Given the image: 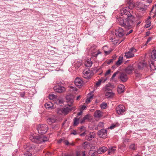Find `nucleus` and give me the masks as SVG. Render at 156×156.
Segmentation results:
<instances>
[{"label":"nucleus","mask_w":156,"mask_h":156,"mask_svg":"<svg viewBox=\"0 0 156 156\" xmlns=\"http://www.w3.org/2000/svg\"><path fill=\"white\" fill-rule=\"evenodd\" d=\"M147 64L144 61L139 62L137 64V67L139 69H142L146 66Z\"/></svg>","instance_id":"f3484780"},{"label":"nucleus","mask_w":156,"mask_h":156,"mask_svg":"<svg viewBox=\"0 0 156 156\" xmlns=\"http://www.w3.org/2000/svg\"><path fill=\"white\" fill-rule=\"evenodd\" d=\"M155 7L156 8V4L154 6H153L152 8V9H151V12H150V14H151H151L152 13V11L153 10V9H154V7Z\"/></svg>","instance_id":"5fc2aeb1"},{"label":"nucleus","mask_w":156,"mask_h":156,"mask_svg":"<svg viewBox=\"0 0 156 156\" xmlns=\"http://www.w3.org/2000/svg\"><path fill=\"white\" fill-rule=\"evenodd\" d=\"M44 105L46 108L48 109H52L53 106L52 103L50 102L45 104Z\"/></svg>","instance_id":"393cba45"},{"label":"nucleus","mask_w":156,"mask_h":156,"mask_svg":"<svg viewBox=\"0 0 156 156\" xmlns=\"http://www.w3.org/2000/svg\"><path fill=\"white\" fill-rule=\"evenodd\" d=\"M83 83V81L80 78H76L75 80V84L76 86L80 87Z\"/></svg>","instance_id":"2eb2a0df"},{"label":"nucleus","mask_w":156,"mask_h":156,"mask_svg":"<svg viewBox=\"0 0 156 156\" xmlns=\"http://www.w3.org/2000/svg\"><path fill=\"white\" fill-rule=\"evenodd\" d=\"M82 111H80V112H78L77 113V115H81L82 114Z\"/></svg>","instance_id":"338daca9"},{"label":"nucleus","mask_w":156,"mask_h":156,"mask_svg":"<svg viewBox=\"0 0 156 156\" xmlns=\"http://www.w3.org/2000/svg\"><path fill=\"white\" fill-rule=\"evenodd\" d=\"M145 1L149 3H151L152 2V0H146Z\"/></svg>","instance_id":"bf43d9fd"},{"label":"nucleus","mask_w":156,"mask_h":156,"mask_svg":"<svg viewBox=\"0 0 156 156\" xmlns=\"http://www.w3.org/2000/svg\"><path fill=\"white\" fill-rule=\"evenodd\" d=\"M30 139L32 142L36 144H40L42 143L41 136L31 135Z\"/></svg>","instance_id":"39448f33"},{"label":"nucleus","mask_w":156,"mask_h":156,"mask_svg":"<svg viewBox=\"0 0 156 156\" xmlns=\"http://www.w3.org/2000/svg\"><path fill=\"white\" fill-rule=\"evenodd\" d=\"M24 148L26 149V150L27 152H29L31 150L34 149L35 147L34 145H30L28 144L26 145H24Z\"/></svg>","instance_id":"dca6fc26"},{"label":"nucleus","mask_w":156,"mask_h":156,"mask_svg":"<svg viewBox=\"0 0 156 156\" xmlns=\"http://www.w3.org/2000/svg\"><path fill=\"white\" fill-rule=\"evenodd\" d=\"M57 105H59L60 106H62L63 104V101L62 100H58L56 102Z\"/></svg>","instance_id":"f704fd0d"},{"label":"nucleus","mask_w":156,"mask_h":156,"mask_svg":"<svg viewBox=\"0 0 156 156\" xmlns=\"http://www.w3.org/2000/svg\"><path fill=\"white\" fill-rule=\"evenodd\" d=\"M118 20L119 25L124 27L126 29H129L132 28L134 23L135 19L134 16L131 14L122 18Z\"/></svg>","instance_id":"f257e3e1"},{"label":"nucleus","mask_w":156,"mask_h":156,"mask_svg":"<svg viewBox=\"0 0 156 156\" xmlns=\"http://www.w3.org/2000/svg\"><path fill=\"white\" fill-rule=\"evenodd\" d=\"M88 137L89 140H90L93 137V136L92 135H90L89 136H88Z\"/></svg>","instance_id":"3c124183"},{"label":"nucleus","mask_w":156,"mask_h":156,"mask_svg":"<svg viewBox=\"0 0 156 156\" xmlns=\"http://www.w3.org/2000/svg\"><path fill=\"white\" fill-rule=\"evenodd\" d=\"M79 119H77V118H74L73 120V125L74 126H76L79 124Z\"/></svg>","instance_id":"c756f323"},{"label":"nucleus","mask_w":156,"mask_h":156,"mask_svg":"<svg viewBox=\"0 0 156 156\" xmlns=\"http://www.w3.org/2000/svg\"><path fill=\"white\" fill-rule=\"evenodd\" d=\"M151 57L152 60L156 61V50H153L151 53Z\"/></svg>","instance_id":"a878e982"},{"label":"nucleus","mask_w":156,"mask_h":156,"mask_svg":"<svg viewBox=\"0 0 156 156\" xmlns=\"http://www.w3.org/2000/svg\"><path fill=\"white\" fill-rule=\"evenodd\" d=\"M94 116L96 118H100L102 116V113L100 110H97L95 112Z\"/></svg>","instance_id":"b1692460"},{"label":"nucleus","mask_w":156,"mask_h":156,"mask_svg":"<svg viewBox=\"0 0 156 156\" xmlns=\"http://www.w3.org/2000/svg\"><path fill=\"white\" fill-rule=\"evenodd\" d=\"M110 52H111L110 51H104V52L106 55H108V54H110Z\"/></svg>","instance_id":"6e6d98bb"},{"label":"nucleus","mask_w":156,"mask_h":156,"mask_svg":"<svg viewBox=\"0 0 156 156\" xmlns=\"http://www.w3.org/2000/svg\"><path fill=\"white\" fill-rule=\"evenodd\" d=\"M134 70V68L133 65H129L125 69V71L128 74H131Z\"/></svg>","instance_id":"f8f14e48"},{"label":"nucleus","mask_w":156,"mask_h":156,"mask_svg":"<svg viewBox=\"0 0 156 156\" xmlns=\"http://www.w3.org/2000/svg\"><path fill=\"white\" fill-rule=\"evenodd\" d=\"M93 92H91L90 93H89L87 95V97L89 98V99H90L91 100V99H92L93 97Z\"/></svg>","instance_id":"72a5a7b5"},{"label":"nucleus","mask_w":156,"mask_h":156,"mask_svg":"<svg viewBox=\"0 0 156 156\" xmlns=\"http://www.w3.org/2000/svg\"><path fill=\"white\" fill-rule=\"evenodd\" d=\"M68 106H65L63 108H60L57 109V113L60 115H66L72 111L74 107H72L71 105L73 102V99L70 96H67L66 97Z\"/></svg>","instance_id":"f03ea898"},{"label":"nucleus","mask_w":156,"mask_h":156,"mask_svg":"<svg viewBox=\"0 0 156 156\" xmlns=\"http://www.w3.org/2000/svg\"><path fill=\"white\" fill-rule=\"evenodd\" d=\"M86 134L85 132H84L80 134V136H85Z\"/></svg>","instance_id":"052dcab7"},{"label":"nucleus","mask_w":156,"mask_h":156,"mask_svg":"<svg viewBox=\"0 0 156 156\" xmlns=\"http://www.w3.org/2000/svg\"><path fill=\"white\" fill-rule=\"evenodd\" d=\"M56 98V96L53 94L49 95V98L51 100H54Z\"/></svg>","instance_id":"473e14b6"},{"label":"nucleus","mask_w":156,"mask_h":156,"mask_svg":"<svg viewBox=\"0 0 156 156\" xmlns=\"http://www.w3.org/2000/svg\"><path fill=\"white\" fill-rule=\"evenodd\" d=\"M116 110L118 114H122L125 111V107L122 105H119L116 108Z\"/></svg>","instance_id":"9b49d317"},{"label":"nucleus","mask_w":156,"mask_h":156,"mask_svg":"<svg viewBox=\"0 0 156 156\" xmlns=\"http://www.w3.org/2000/svg\"><path fill=\"white\" fill-rule=\"evenodd\" d=\"M64 140V139H62L59 140L58 141V143L59 144L61 142H63V140Z\"/></svg>","instance_id":"49530a36"},{"label":"nucleus","mask_w":156,"mask_h":156,"mask_svg":"<svg viewBox=\"0 0 156 156\" xmlns=\"http://www.w3.org/2000/svg\"><path fill=\"white\" fill-rule=\"evenodd\" d=\"M115 34L116 36L120 37L123 36L124 34L123 30L121 27L116 29Z\"/></svg>","instance_id":"9d476101"},{"label":"nucleus","mask_w":156,"mask_h":156,"mask_svg":"<svg viewBox=\"0 0 156 156\" xmlns=\"http://www.w3.org/2000/svg\"><path fill=\"white\" fill-rule=\"evenodd\" d=\"M92 64V62L91 60H86L85 62V65L86 67H90Z\"/></svg>","instance_id":"c85d7f7f"},{"label":"nucleus","mask_w":156,"mask_h":156,"mask_svg":"<svg viewBox=\"0 0 156 156\" xmlns=\"http://www.w3.org/2000/svg\"><path fill=\"white\" fill-rule=\"evenodd\" d=\"M117 74V72H115V73L112 75V78H114L116 76V75Z\"/></svg>","instance_id":"864d4df0"},{"label":"nucleus","mask_w":156,"mask_h":156,"mask_svg":"<svg viewBox=\"0 0 156 156\" xmlns=\"http://www.w3.org/2000/svg\"><path fill=\"white\" fill-rule=\"evenodd\" d=\"M62 156H70L69 155L66 154H63Z\"/></svg>","instance_id":"0e129e2a"},{"label":"nucleus","mask_w":156,"mask_h":156,"mask_svg":"<svg viewBox=\"0 0 156 156\" xmlns=\"http://www.w3.org/2000/svg\"><path fill=\"white\" fill-rule=\"evenodd\" d=\"M81 97L80 95H79L76 98V100H78Z\"/></svg>","instance_id":"774afa93"},{"label":"nucleus","mask_w":156,"mask_h":156,"mask_svg":"<svg viewBox=\"0 0 156 156\" xmlns=\"http://www.w3.org/2000/svg\"><path fill=\"white\" fill-rule=\"evenodd\" d=\"M115 147H112L110 148L108 150V154L110 155L113 154L115 151V149L114 148H116Z\"/></svg>","instance_id":"cd10ccee"},{"label":"nucleus","mask_w":156,"mask_h":156,"mask_svg":"<svg viewBox=\"0 0 156 156\" xmlns=\"http://www.w3.org/2000/svg\"><path fill=\"white\" fill-rule=\"evenodd\" d=\"M99 53H100V52L99 51L97 53L95 54L93 56L94 57H97Z\"/></svg>","instance_id":"e2e57ef3"},{"label":"nucleus","mask_w":156,"mask_h":156,"mask_svg":"<svg viewBox=\"0 0 156 156\" xmlns=\"http://www.w3.org/2000/svg\"><path fill=\"white\" fill-rule=\"evenodd\" d=\"M118 88V91L119 93H121L124 92L125 89V87L123 85H119Z\"/></svg>","instance_id":"4be33fe9"},{"label":"nucleus","mask_w":156,"mask_h":156,"mask_svg":"<svg viewBox=\"0 0 156 156\" xmlns=\"http://www.w3.org/2000/svg\"><path fill=\"white\" fill-rule=\"evenodd\" d=\"M113 86L110 83L107 84L104 87V90L105 91H112Z\"/></svg>","instance_id":"412c9836"},{"label":"nucleus","mask_w":156,"mask_h":156,"mask_svg":"<svg viewBox=\"0 0 156 156\" xmlns=\"http://www.w3.org/2000/svg\"><path fill=\"white\" fill-rule=\"evenodd\" d=\"M71 134L76 135L77 134V133L75 130H74L71 133Z\"/></svg>","instance_id":"8fccbe9b"},{"label":"nucleus","mask_w":156,"mask_h":156,"mask_svg":"<svg viewBox=\"0 0 156 156\" xmlns=\"http://www.w3.org/2000/svg\"><path fill=\"white\" fill-rule=\"evenodd\" d=\"M123 59V57H122L120 58V57L119 60L116 62V64L117 65L119 66L120 65L122 62V60Z\"/></svg>","instance_id":"2f4dec72"},{"label":"nucleus","mask_w":156,"mask_h":156,"mask_svg":"<svg viewBox=\"0 0 156 156\" xmlns=\"http://www.w3.org/2000/svg\"><path fill=\"white\" fill-rule=\"evenodd\" d=\"M80 154L79 152L76 151V156H80Z\"/></svg>","instance_id":"13d9d810"},{"label":"nucleus","mask_w":156,"mask_h":156,"mask_svg":"<svg viewBox=\"0 0 156 156\" xmlns=\"http://www.w3.org/2000/svg\"><path fill=\"white\" fill-rule=\"evenodd\" d=\"M98 134L100 137L105 138L107 135V131L106 129H101L98 131Z\"/></svg>","instance_id":"6e6552de"},{"label":"nucleus","mask_w":156,"mask_h":156,"mask_svg":"<svg viewBox=\"0 0 156 156\" xmlns=\"http://www.w3.org/2000/svg\"><path fill=\"white\" fill-rule=\"evenodd\" d=\"M131 9L129 7H126L122 9L120 11L122 16V18H123L125 17L126 15H128L130 14V9Z\"/></svg>","instance_id":"423d86ee"},{"label":"nucleus","mask_w":156,"mask_h":156,"mask_svg":"<svg viewBox=\"0 0 156 156\" xmlns=\"http://www.w3.org/2000/svg\"><path fill=\"white\" fill-rule=\"evenodd\" d=\"M56 119L54 117H52L48 118L47 120V122L49 124H51L52 123L55 122Z\"/></svg>","instance_id":"5701e85b"},{"label":"nucleus","mask_w":156,"mask_h":156,"mask_svg":"<svg viewBox=\"0 0 156 156\" xmlns=\"http://www.w3.org/2000/svg\"><path fill=\"white\" fill-rule=\"evenodd\" d=\"M133 31V30H131L129 31V32H128V33L126 34V35H128L130 33H131Z\"/></svg>","instance_id":"680f3d73"},{"label":"nucleus","mask_w":156,"mask_h":156,"mask_svg":"<svg viewBox=\"0 0 156 156\" xmlns=\"http://www.w3.org/2000/svg\"><path fill=\"white\" fill-rule=\"evenodd\" d=\"M92 73V71L89 69L85 70L83 71V76L85 79H89L91 77Z\"/></svg>","instance_id":"0eeeda50"},{"label":"nucleus","mask_w":156,"mask_h":156,"mask_svg":"<svg viewBox=\"0 0 156 156\" xmlns=\"http://www.w3.org/2000/svg\"><path fill=\"white\" fill-rule=\"evenodd\" d=\"M136 51V49L132 48L129 49V51L127 52H125L124 57L126 58H129L134 56V53Z\"/></svg>","instance_id":"20e7f679"},{"label":"nucleus","mask_w":156,"mask_h":156,"mask_svg":"<svg viewBox=\"0 0 156 156\" xmlns=\"http://www.w3.org/2000/svg\"><path fill=\"white\" fill-rule=\"evenodd\" d=\"M41 136L42 143L47 141L48 140V138L47 137L43 135Z\"/></svg>","instance_id":"7c9ffc66"},{"label":"nucleus","mask_w":156,"mask_h":156,"mask_svg":"<svg viewBox=\"0 0 156 156\" xmlns=\"http://www.w3.org/2000/svg\"><path fill=\"white\" fill-rule=\"evenodd\" d=\"M105 95L108 98H110L113 96L114 94L112 91H105Z\"/></svg>","instance_id":"bb28decb"},{"label":"nucleus","mask_w":156,"mask_h":156,"mask_svg":"<svg viewBox=\"0 0 156 156\" xmlns=\"http://www.w3.org/2000/svg\"><path fill=\"white\" fill-rule=\"evenodd\" d=\"M48 127L46 124L39 125L37 126V129L38 133L41 134H44L47 132Z\"/></svg>","instance_id":"7ed1b4c3"},{"label":"nucleus","mask_w":156,"mask_h":156,"mask_svg":"<svg viewBox=\"0 0 156 156\" xmlns=\"http://www.w3.org/2000/svg\"><path fill=\"white\" fill-rule=\"evenodd\" d=\"M90 100L89 99V98H88L87 97V99L86 100V103L87 104H88L90 102Z\"/></svg>","instance_id":"de8ad7c7"},{"label":"nucleus","mask_w":156,"mask_h":156,"mask_svg":"<svg viewBox=\"0 0 156 156\" xmlns=\"http://www.w3.org/2000/svg\"><path fill=\"white\" fill-rule=\"evenodd\" d=\"M119 78L122 81L124 82L127 80L128 77L126 73H120Z\"/></svg>","instance_id":"4468645a"},{"label":"nucleus","mask_w":156,"mask_h":156,"mask_svg":"<svg viewBox=\"0 0 156 156\" xmlns=\"http://www.w3.org/2000/svg\"><path fill=\"white\" fill-rule=\"evenodd\" d=\"M32 154L30 152L26 153L24 154V156H31Z\"/></svg>","instance_id":"37998d69"},{"label":"nucleus","mask_w":156,"mask_h":156,"mask_svg":"<svg viewBox=\"0 0 156 156\" xmlns=\"http://www.w3.org/2000/svg\"><path fill=\"white\" fill-rule=\"evenodd\" d=\"M20 95L21 97H23L25 95V93L23 92L20 93Z\"/></svg>","instance_id":"603ef678"},{"label":"nucleus","mask_w":156,"mask_h":156,"mask_svg":"<svg viewBox=\"0 0 156 156\" xmlns=\"http://www.w3.org/2000/svg\"><path fill=\"white\" fill-rule=\"evenodd\" d=\"M54 90L56 92L58 93H62L65 90L64 87L62 86H56L53 87Z\"/></svg>","instance_id":"ddd939ff"},{"label":"nucleus","mask_w":156,"mask_h":156,"mask_svg":"<svg viewBox=\"0 0 156 156\" xmlns=\"http://www.w3.org/2000/svg\"><path fill=\"white\" fill-rule=\"evenodd\" d=\"M86 106L85 105H83L81 108V109L83 110H84L85 109V108H86Z\"/></svg>","instance_id":"4d7b16f0"},{"label":"nucleus","mask_w":156,"mask_h":156,"mask_svg":"<svg viewBox=\"0 0 156 156\" xmlns=\"http://www.w3.org/2000/svg\"><path fill=\"white\" fill-rule=\"evenodd\" d=\"M70 90H75L77 91V88H76V87H74L73 86H70Z\"/></svg>","instance_id":"ea45409f"},{"label":"nucleus","mask_w":156,"mask_h":156,"mask_svg":"<svg viewBox=\"0 0 156 156\" xmlns=\"http://www.w3.org/2000/svg\"><path fill=\"white\" fill-rule=\"evenodd\" d=\"M107 78H104L103 77L99 80L96 83V85L97 87H99L101 85V83H104L107 80Z\"/></svg>","instance_id":"6ab92c4d"},{"label":"nucleus","mask_w":156,"mask_h":156,"mask_svg":"<svg viewBox=\"0 0 156 156\" xmlns=\"http://www.w3.org/2000/svg\"><path fill=\"white\" fill-rule=\"evenodd\" d=\"M151 40V37H149L147 39V41H146V44H147Z\"/></svg>","instance_id":"09e8293b"},{"label":"nucleus","mask_w":156,"mask_h":156,"mask_svg":"<svg viewBox=\"0 0 156 156\" xmlns=\"http://www.w3.org/2000/svg\"><path fill=\"white\" fill-rule=\"evenodd\" d=\"M136 147L134 144H131L129 146V148L132 150H134L136 149Z\"/></svg>","instance_id":"58836bf2"},{"label":"nucleus","mask_w":156,"mask_h":156,"mask_svg":"<svg viewBox=\"0 0 156 156\" xmlns=\"http://www.w3.org/2000/svg\"><path fill=\"white\" fill-rule=\"evenodd\" d=\"M107 106V104L105 103H103L101 105V107L102 109H105Z\"/></svg>","instance_id":"e433bc0d"},{"label":"nucleus","mask_w":156,"mask_h":156,"mask_svg":"<svg viewBox=\"0 0 156 156\" xmlns=\"http://www.w3.org/2000/svg\"><path fill=\"white\" fill-rule=\"evenodd\" d=\"M151 25V21L149 20L147 21L145 25V27L146 28L149 27Z\"/></svg>","instance_id":"c9c22d12"},{"label":"nucleus","mask_w":156,"mask_h":156,"mask_svg":"<svg viewBox=\"0 0 156 156\" xmlns=\"http://www.w3.org/2000/svg\"><path fill=\"white\" fill-rule=\"evenodd\" d=\"M107 149L105 147H102L98 150L97 152L98 154H101L105 152L107 150Z\"/></svg>","instance_id":"aec40b11"},{"label":"nucleus","mask_w":156,"mask_h":156,"mask_svg":"<svg viewBox=\"0 0 156 156\" xmlns=\"http://www.w3.org/2000/svg\"><path fill=\"white\" fill-rule=\"evenodd\" d=\"M113 59H111L109 60L107 62V63L108 64H110L111 62H113Z\"/></svg>","instance_id":"a18cd8bd"},{"label":"nucleus","mask_w":156,"mask_h":156,"mask_svg":"<svg viewBox=\"0 0 156 156\" xmlns=\"http://www.w3.org/2000/svg\"><path fill=\"white\" fill-rule=\"evenodd\" d=\"M126 2L128 5V6L130 9H132L135 6V5L133 2V0H126Z\"/></svg>","instance_id":"a211bd4d"},{"label":"nucleus","mask_w":156,"mask_h":156,"mask_svg":"<svg viewBox=\"0 0 156 156\" xmlns=\"http://www.w3.org/2000/svg\"><path fill=\"white\" fill-rule=\"evenodd\" d=\"M82 156H86L85 151H83L82 152Z\"/></svg>","instance_id":"69168bd1"},{"label":"nucleus","mask_w":156,"mask_h":156,"mask_svg":"<svg viewBox=\"0 0 156 156\" xmlns=\"http://www.w3.org/2000/svg\"><path fill=\"white\" fill-rule=\"evenodd\" d=\"M110 72H111V70L110 69H108V70H107L106 72V73H105V76H106L108 75V74H110Z\"/></svg>","instance_id":"79ce46f5"},{"label":"nucleus","mask_w":156,"mask_h":156,"mask_svg":"<svg viewBox=\"0 0 156 156\" xmlns=\"http://www.w3.org/2000/svg\"><path fill=\"white\" fill-rule=\"evenodd\" d=\"M63 143L67 145H69V143L68 140H63Z\"/></svg>","instance_id":"a19ab883"},{"label":"nucleus","mask_w":156,"mask_h":156,"mask_svg":"<svg viewBox=\"0 0 156 156\" xmlns=\"http://www.w3.org/2000/svg\"><path fill=\"white\" fill-rule=\"evenodd\" d=\"M135 6L137 10H143L147 8L146 5L141 2L137 3Z\"/></svg>","instance_id":"1a4fd4ad"},{"label":"nucleus","mask_w":156,"mask_h":156,"mask_svg":"<svg viewBox=\"0 0 156 156\" xmlns=\"http://www.w3.org/2000/svg\"><path fill=\"white\" fill-rule=\"evenodd\" d=\"M89 119V115H87L83 117L82 120L81 121V123H83L86 120Z\"/></svg>","instance_id":"4c0bfd02"},{"label":"nucleus","mask_w":156,"mask_h":156,"mask_svg":"<svg viewBox=\"0 0 156 156\" xmlns=\"http://www.w3.org/2000/svg\"><path fill=\"white\" fill-rule=\"evenodd\" d=\"M116 126V125H115L112 124V125H111L110 127H108V128L111 129H112L113 128H114Z\"/></svg>","instance_id":"c03bdc74"}]
</instances>
